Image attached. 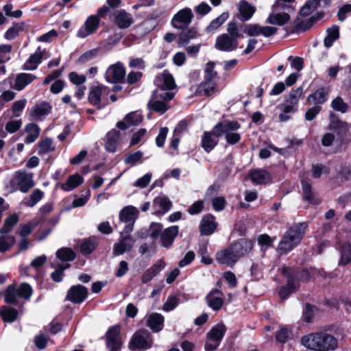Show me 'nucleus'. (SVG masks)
Instances as JSON below:
<instances>
[{
  "label": "nucleus",
  "instance_id": "38",
  "mask_svg": "<svg viewBox=\"0 0 351 351\" xmlns=\"http://www.w3.org/2000/svg\"><path fill=\"white\" fill-rule=\"evenodd\" d=\"M83 182V178L76 173L71 176L67 179L66 183L62 184L61 188L64 191H71L80 185Z\"/></svg>",
  "mask_w": 351,
  "mask_h": 351
},
{
  "label": "nucleus",
  "instance_id": "18",
  "mask_svg": "<svg viewBox=\"0 0 351 351\" xmlns=\"http://www.w3.org/2000/svg\"><path fill=\"white\" fill-rule=\"evenodd\" d=\"M49 57V55L47 53L46 50L42 49L41 47H39L36 52L31 55L25 62L23 65V69L29 71L35 70L43 58L47 59Z\"/></svg>",
  "mask_w": 351,
  "mask_h": 351
},
{
  "label": "nucleus",
  "instance_id": "62",
  "mask_svg": "<svg viewBox=\"0 0 351 351\" xmlns=\"http://www.w3.org/2000/svg\"><path fill=\"white\" fill-rule=\"evenodd\" d=\"M261 26L256 24L247 25L245 27V32L250 36L261 35Z\"/></svg>",
  "mask_w": 351,
  "mask_h": 351
},
{
  "label": "nucleus",
  "instance_id": "17",
  "mask_svg": "<svg viewBox=\"0 0 351 351\" xmlns=\"http://www.w3.org/2000/svg\"><path fill=\"white\" fill-rule=\"evenodd\" d=\"M119 334V326H113L108 330L106 333L107 346L110 351H118L121 348V341Z\"/></svg>",
  "mask_w": 351,
  "mask_h": 351
},
{
  "label": "nucleus",
  "instance_id": "31",
  "mask_svg": "<svg viewBox=\"0 0 351 351\" xmlns=\"http://www.w3.org/2000/svg\"><path fill=\"white\" fill-rule=\"evenodd\" d=\"M239 11L241 20H249L256 12V8L245 0H241L239 4Z\"/></svg>",
  "mask_w": 351,
  "mask_h": 351
},
{
  "label": "nucleus",
  "instance_id": "23",
  "mask_svg": "<svg viewBox=\"0 0 351 351\" xmlns=\"http://www.w3.org/2000/svg\"><path fill=\"white\" fill-rule=\"evenodd\" d=\"M142 120L143 117L140 113L137 112H130L125 116L123 121H119L117 126L121 130H126L132 125L140 123Z\"/></svg>",
  "mask_w": 351,
  "mask_h": 351
},
{
  "label": "nucleus",
  "instance_id": "50",
  "mask_svg": "<svg viewBox=\"0 0 351 351\" xmlns=\"http://www.w3.org/2000/svg\"><path fill=\"white\" fill-rule=\"evenodd\" d=\"M19 297L24 298L25 300H29L33 293V289L32 287L26 282L22 283L19 287L17 289Z\"/></svg>",
  "mask_w": 351,
  "mask_h": 351
},
{
  "label": "nucleus",
  "instance_id": "10",
  "mask_svg": "<svg viewBox=\"0 0 351 351\" xmlns=\"http://www.w3.org/2000/svg\"><path fill=\"white\" fill-rule=\"evenodd\" d=\"M193 18L191 8H186L177 12L171 20V25L176 29H184L189 26Z\"/></svg>",
  "mask_w": 351,
  "mask_h": 351
},
{
  "label": "nucleus",
  "instance_id": "33",
  "mask_svg": "<svg viewBox=\"0 0 351 351\" xmlns=\"http://www.w3.org/2000/svg\"><path fill=\"white\" fill-rule=\"evenodd\" d=\"M137 210L133 206H127L123 208L119 213L121 221L126 223H134L136 217Z\"/></svg>",
  "mask_w": 351,
  "mask_h": 351
},
{
  "label": "nucleus",
  "instance_id": "40",
  "mask_svg": "<svg viewBox=\"0 0 351 351\" xmlns=\"http://www.w3.org/2000/svg\"><path fill=\"white\" fill-rule=\"evenodd\" d=\"M323 5L321 0H309L300 10V14L306 16L311 14L318 7Z\"/></svg>",
  "mask_w": 351,
  "mask_h": 351
},
{
  "label": "nucleus",
  "instance_id": "25",
  "mask_svg": "<svg viewBox=\"0 0 351 351\" xmlns=\"http://www.w3.org/2000/svg\"><path fill=\"white\" fill-rule=\"evenodd\" d=\"M171 202L165 196L156 197L153 201V206L156 209L155 214L162 215L171 207Z\"/></svg>",
  "mask_w": 351,
  "mask_h": 351
},
{
  "label": "nucleus",
  "instance_id": "12",
  "mask_svg": "<svg viewBox=\"0 0 351 351\" xmlns=\"http://www.w3.org/2000/svg\"><path fill=\"white\" fill-rule=\"evenodd\" d=\"M281 10H285L282 8H274V5L271 7V12L269 14L266 19V23L270 25L282 26L290 21V15L285 12H281Z\"/></svg>",
  "mask_w": 351,
  "mask_h": 351
},
{
  "label": "nucleus",
  "instance_id": "13",
  "mask_svg": "<svg viewBox=\"0 0 351 351\" xmlns=\"http://www.w3.org/2000/svg\"><path fill=\"white\" fill-rule=\"evenodd\" d=\"M100 19L95 15L87 18L84 24L79 29L77 36L84 38L93 34L99 28Z\"/></svg>",
  "mask_w": 351,
  "mask_h": 351
},
{
  "label": "nucleus",
  "instance_id": "64",
  "mask_svg": "<svg viewBox=\"0 0 351 351\" xmlns=\"http://www.w3.org/2000/svg\"><path fill=\"white\" fill-rule=\"evenodd\" d=\"M152 176V173H146L143 177L140 178L139 179H138L136 181L134 186L136 187H140V188L146 187L150 182Z\"/></svg>",
  "mask_w": 351,
  "mask_h": 351
},
{
  "label": "nucleus",
  "instance_id": "14",
  "mask_svg": "<svg viewBox=\"0 0 351 351\" xmlns=\"http://www.w3.org/2000/svg\"><path fill=\"white\" fill-rule=\"evenodd\" d=\"M125 76V71L121 62L110 65L106 72V79L108 82H121Z\"/></svg>",
  "mask_w": 351,
  "mask_h": 351
},
{
  "label": "nucleus",
  "instance_id": "52",
  "mask_svg": "<svg viewBox=\"0 0 351 351\" xmlns=\"http://www.w3.org/2000/svg\"><path fill=\"white\" fill-rule=\"evenodd\" d=\"M38 154H45L46 153L53 151L54 147L52 145V140L46 138L41 141L38 145Z\"/></svg>",
  "mask_w": 351,
  "mask_h": 351
},
{
  "label": "nucleus",
  "instance_id": "4",
  "mask_svg": "<svg viewBox=\"0 0 351 351\" xmlns=\"http://www.w3.org/2000/svg\"><path fill=\"white\" fill-rule=\"evenodd\" d=\"M302 344L306 348L315 351H331L338 346L337 339L326 332L311 333L304 336Z\"/></svg>",
  "mask_w": 351,
  "mask_h": 351
},
{
  "label": "nucleus",
  "instance_id": "8",
  "mask_svg": "<svg viewBox=\"0 0 351 351\" xmlns=\"http://www.w3.org/2000/svg\"><path fill=\"white\" fill-rule=\"evenodd\" d=\"M226 331V326L223 324H219L212 327L206 334V351H215L220 345Z\"/></svg>",
  "mask_w": 351,
  "mask_h": 351
},
{
  "label": "nucleus",
  "instance_id": "28",
  "mask_svg": "<svg viewBox=\"0 0 351 351\" xmlns=\"http://www.w3.org/2000/svg\"><path fill=\"white\" fill-rule=\"evenodd\" d=\"M165 266V263L160 260L157 263L153 265L150 268L147 269L142 276V282L143 283H147L149 282L154 276H156L162 269H163Z\"/></svg>",
  "mask_w": 351,
  "mask_h": 351
},
{
  "label": "nucleus",
  "instance_id": "22",
  "mask_svg": "<svg viewBox=\"0 0 351 351\" xmlns=\"http://www.w3.org/2000/svg\"><path fill=\"white\" fill-rule=\"evenodd\" d=\"M249 176L255 184H263L271 180L270 173L265 169H254L250 171Z\"/></svg>",
  "mask_w": 351,
  "mask_h": 351
},
{
  "label": "nucleus",
  "instance_id": "49",
  "mask_svg": "<svg viewBox=\"0 0 351 351\" xmlns=\"http://www.w3.org/2000/svg\"><path fill=\"white\" fill-rule=\"evenodd\" d=\"M215 86L216 84L213 80H205L199 85L198 91L200 93L203 92L205 95H210L215 90Z\"/></svg>",
  "mask_w": 351,
  "mask_h": 351
},
{
  "label": "nucleus",
  "instance_id": "39",
  "mask_svg": "<svg viewBox=\"0 0 351 351\" xmlns=\"http://www.w3.org/2000/svg\"><path fill=\"white\" fill-rule=\"evenodd\" d=\"M43 195L41 190L34 189L29 197L24 198L23 204L27 207H33L42 199Z\"/></svg>",
  "mask_w": 351,
  "mask_h": 351
},
{
  "label": "nucleus",
  "instance_id": "7",
  "mask_svg": "<svg viewBox=\"0 0 351 351\" xmlns=\"http://www.w3.org/2000/svg\"><path fill=\"white\" fill-rule=\"evenodd\" d=\"M34 185L33 173L25 171H16L10 182V186L13 191L19 190L23 193H27Z\"/></svg>",
  "mask_w": 351,
  "mask_h": 351
},
{
  "label": "nucleus",
  "instance_id": "43",
  "mask_svg": "<svg viewBox=\"0 0 351 351\" xmlns=\"http://www.w3.org/2000/svg\"><path fill=\"white\" fill-rule=\"evenodd\" d=\"M327 36L324 39V45L328 48L332 45L335 40L339 37V27L334 25L327 30Z\"/></svg>",
  "mask_w": 351,
  "mask_h": 351
},
{
  "label": "nucleus",
  "instance_id": "19",
  "mask_svg": "<svg viewBox=\"0 0 351 351\" xmlns=\"http://www.w3.org/2000/svg\"><path fill=\"white\" fill-rule=\"evenodd\" d=\"M206 301L213 311H219L223 304V293L217 289H213L206 296Z\"/></svg>",
  "mask_w": 351,
  "mask_h": 351
},
{
  "label": "nucleus",
  "instance_id": "15",
  "mask_svg": "<svg viewBox=\"0 0 351 351\" xmlns=\"http://www.w3.org/2000/svg\"><path fill=\"white\" fill-rule=\"evenodd\" d=\"M87 295V288L81 285H77L72 286L69 289L66 299L74 304H80L86 298Z\"/></svg>",
  "mask_w": 351,
  "mask_h": 351
},
{
  "label": "nucleus",
  "instance_id": "5",
  "mask_svg": "<svg viewBox=\"0 0 351 351\" xmlns=\"http://www.w3.org/2000/svg\"><path fill=\"white\" fill-rule=\"evenodd\" d=\"M307 224L306 223H299L291 227L285 233L280 241L278 250L282 253H287L297 246L303 238Z\"/></svg>",
  "mask_w": 351,
  "mask_h": 351
},
{
  "label": "nucleus",
  "instance_id": "51",
  "mask_svg": "<svg viewBox=\"0 0 351 351\" xmlns=\"http://www.w3.org/2000/svg\"><path fill=\"white\" fill-rule=\"evenodd\" d=\"M228 17V14L223 13L211 21L210 25L207 27L206 30L208 32H211L218 29L227 20Z\"/></svg>",
  "mask_w": 351,
  "mask_h": 351
},
{
  "label": "nucleus",
  "instance_id": "3",
  "mask_svg": "<svg viewBox=\"0 0 351 351\" xmlns=\"http://www.w3.org/2000/svg\"><path fill=\"white\" fill-rule=\"evenodd\" d=\"M240 128V124L235 121L225 120L219 122L214 126L212 131L205 132L202 137V147L207 153L210 152L218 144L219 138L225 132L228 130H237Z\"/></svg>",
  "mask_w": 351,
  "mask_h": 351
},
{
  "label": "nucleus",
  "instance_id": "35",
  "mask_svg": "<svg viewBox=\"0 0 351 351\" xmlns=\"http://www.w3.org/2000/svg\"><path fill=\"white\" fill-rule=\"evenodd\" d=\"M328 91L324 88L317 90L313 94H311L307 99L309 104H320L327 99Z\"/></svg>",
  "mask_w": 351,
  "mask_h": 351
},
{
  "label": "nucleus",
  "instance_id": "63",
  "mask_svg": "<svg viewBox=\"0 0 351 351\" xmlns=\"http://www.w3.org/2000/svg\"><path fill=\"white\" fill-rule=\"evenodd\" d=\"M168 131L167 128H162L160 130L159 134L156 138V143L158 147H162L164 146Z\"/></svg>",
  "mask_w": 351,
  "mask_h": 351
},
{
  "label": "nucleus",
  "instance_id": "42",
  "mask_svg": "<svg viewBox=\"0 0 351 351\" xmlns=\"http://www.w3.org/2000/svg\"><path fill=\"white\" fill-rule=\"evenodd\" d=\"M19 216L16 214L10 215L4 221L3 227L0 229V234L10 233L13 227L17 223Z\"/></svg>",
  "mask_w": 351,
  "mask_h": 351
},
{
  "label": "nucleus",
  "instance_id": "16",
  "mask_svg": "<svg viewBox=\"0 0 351 351\" xmlns=\"http://www.w3.org/2000/svg\"><path fill=\"white\" fill-rule=\"evenodd\" d=\"M135 241V239L131 235L121 236L119 242L114 244L113 254L119 256L130 251Z\"/></svg>",
  "mask_w": 351,
  "mask_h": 351
},
{
  "label": "nucleus",
  "instance_id": "59",
  "mask_svg": "<svg viewBox=\"0 0 351 351\" xmlns=\"http://www.w3.org/2000/svg\"><path fill=\"white\" fill-rule=\"evenodd\" d=\"M12 50L10 45H0V64L9 60L8 54Z\"/></svg>",
  "mask_w": 351,
  "mask_h": 351
},
{
  "label": "nucleus",
  "instance_id": "9",
  "mask_svg": "<svg viewBox=\"0 0 351 351\" xmlns=\"http://www.w3.org/2000/svg\"><path fill=\"white\" fill-rule=\"evenodd\" d=\"M109 89L104 86H98L91 88L88 100L91 104L96 106L99 109L102 108L108 104L107 95Z\"/></svg>",
  "mask_w": 351,
  "mask_h": 351
},
{
  "label": "nucleus",
  "instance_id": "21",
  "mask_svg": "<svg viewBox=\"0 0 351 351\" xmlns=\"http://www.w3.org/2000/svg\"><path fill=\"white\" fill-rule=\"evenodd\" d=\"M52 109L51 105L47 101L36 104L30 111V116L34 120H41L43 117L48 115Z\"/></svg>",
  "mask_w": 351,
  "mask_h": 351
},
{
  "label": "nucleus",
  "instance_id": "29",
  "mask_svg": "<svg viewBox=\"0 0 351 351\" xmlns=\"http://www.w3.org/2000/svg\"><path fill=\"white\" fill-rule=\"evenodd\" d=\"M114 21L120 29L128 28L134 22L132 15L125 10H120L115 16Z\"/></svg>",
  "mask_w": 351,
  "mask_h": 351
},
{
  "label": "nucleus",
  "instance_id": "44",
  "mask_svg": "<svg viewBox=\"0 0 351 351\" xmlns=\"http://www.w3.org/2000/svg\"><path fill=\"white\" fill-rule=\"evenodd\" d=\"M16 243L14 236L5 235L0 237V252L4 253L8 251Z\"/></svg>",
  "mask_w": 351,
  "mask_h": 351
},
{
  "label": "nucleus",
  "instance_id": "46",
  "mask_svg": "<svg viewBox=\"0 0 351 351\" xmlns=\"http://www.w3.org/2000/svg\"><path fill=\"white\" fill-rule=\"evenodd\" d=\"M303 93V89L301 87H299L296 89L292 90L288 97L286 99L285 101L291 105H293L298 107V104L300 98L301 97Z\"/></svg>",
  "mask_w": 351,
  "mask_h": 351
},
{
  "label": "nucleus",
  "instance_id": "58",
  "mask_svg": "<svg viewBox=\"0 0 351 351\" xmlns=\"http://www.w3.org/2000/svg\"><path fill=\"white\" fill-rule=\"evenodd\" d=\"M234 130H228L225 132L223 134H226V139L228 143L234 145L238 143L241 139V136L239 133L232 132Z\"/></svg>",
  "mask_w": 351,
  "mask_h": 351
},
{
  "label": "nucleus",
  "instance_id": "56",
  "mask_svg": "<svg viewBox=\"0 0 351 351\" xmlns=\"http://www.w3.org/2000/svg\"><path fill=\"white\" fill-rule=\"evenodd\" d=\"M179 299L175 295L169 296L163 304L162 309L165 311H170L174 309L178 304Z\"/></svg>",
  "mask_w": 351,
  "mask_h": 351
},
{
  "label": "nucleus",
  "instance_id": "53",
  "mask_svg": "<svg viewBox=\"0 0 351 351\" xmlns=\"http://www.w3.org/2000/svg\"><path fill=\"white\" fill-rule=\"evenodd\" d=\"M331 106L335 110L341 112V113L346 112L348 109V104L345 103L340 97H337L332 100Z\"/></svg>",
  "mask_w": 351,
  "mask_h": 351
},
{
  "label": "nucleus",
  "instance_id": "32",
  "mask_svg": "<svg viewBox=\"0 0 351 351\" xmlns=\"http://www.w3.org/2000/svg\"><path fill=\"white\" fill-rule=\"evenodd\" d=\"M119 137L120 133L117 130H112L106 134L105 147L108 152H114L116 151Z\"/></svg>",
  "mask_w": 351,
  "mask_h": 351
},
{
  "label": "nucleus",
  "instance_id": "47",
  "mask_svg": "<svg viewBox=\"0 0 351 351\" xmlns=\"http://www.w3.org/2000/svg\"><path fill=\"white\" fill-rule=\"evenodd\" d=\"M57 257L62 261H72L75 258V252L70 248H62L56 252Z\"/></svg>",
  "mask_w": 351,
  "mask_h": 351
},
{
  "label": "nucleus",
  "instance_id": "24",
  "mask_svg": "<svg viewBox=\"0 0 351 351\" xmlns=\"http://www.w3.org/2000/svg\"><path fill=\"white\" fill-rule=\"evenodd\" d=\"M303 197L308 202L313 204H318L320 202L319 198L316 193L312 191L311 184L309 180H302Z\"/></svg>",
  "mask_w": 351,
  "mask_h": 351
},
{
  "label": "nucleus",
  "instance_id": "26",
  "mask_svg": "<svg viewBox=\"0 0 351 351\" xmlns=\"http://www.w3.org/2000/svg\"><path fill=\"white\" fill-rule=\"evenodd\" d=\"M217 228V223L213 215H208L204 216L200 223L199 228L201 233L205 235H210Z\"/></svg>",
  "mask_w": 351,
  "mask_h": 351
},
{
  "label": "nucleus",
  "instance_id": "55",
  "mask_svg": "<svg viewBox=\"0 0 351 351\" xmlns=\"http://www.w3.org/2000/svg\"><path fill=\"white\" fill-rule=\"evenodd\" d=\"M24 27V23L16 24L12 27L9 28L5 34V38L7 40H12L14 38L19 34V32L23 30Z\"/></svg>",
  "mask_w": 351,
  "mask_h": 351
},
{
  "label": "nucleus",
  "instance_id": "54",
  "mask_svg": "<svg viewBox=\"0 0 351 351\" xmlns=\"http://www.w3.org/2000/svg\"><path fill=\"white\" fill-rule=\"evenodd\" d=\"M97 245L96 241H93L90 239L84 240L81 245V252L83 254H89L93 252Z\"/></svg>",
  "mask_w": 351,
  "mask_h": 351
},
{
  "label": "nucleus",
  "instance_id": "11",
  "mask_svg": "<svg viewBox=\"0 0 351 351\" xmlns=\"http://www.w3.org/2000/svg\"><path fill=\"white\" fill-rule=\"evenodd\" d=\"M152 340L149 332L147 330H141L134 334L130 343V348L132 350L147 349L152 346Z\"/></svg>",
  "mask_w": 351,
  "mask_h": 351
},
{
  "label": "nucleus",
  "instance_id": "2",
  "mask_svg": "<svg viewBox=\"0 0 351 351\" xmlns=\"http://www.w3.org/2000/svg\"><path fill=\"white\" fill-rule=\"evenodd\" d=\"M252 247L253 243L251 241L241 239L218 252L216 254V260L220 264L232 267L241 257L248 253Z\"/></svg>",
  "mask_w": 351,
  "mask_h": 351
},
{
  "label": "nucleus",
  "instance_id": "37",
  "mask_svg": "<svg viewBox=\"0 0 351 351\" xmlns=\"http://www.w3.org/2000/svg\"><path fill=\"white\" fill-rule=\"evenodd\" d=\"M197 32L194 28L182 31L178 36V47L187 45L191 39L197 37Z\"/></svg>",
  "mask_w": 351,
  "mask_h": 351
},
{
  "label": "nucleus",
  "instance_id": "60",
  "mask_svg": "<svg viewBox=\"0 0 351 351\" xmlns=\"http://www.w3.org/2000/svg\"><path fill=\"white\" fill-rule=\"evenodd\" d=\"M143 157V153L141 152H136L132 154H128L125 158V162L126 164H130L132 165H135Z\"/></svg>",
  "mask_w": 351,
  "mask_h": 351
},
{
  "label": "nucleus",
  "instance_id": "41",
  "mask_svg": "<svg viewBox=\"0 0 351 351\" xmlns=\"http://www.w3.org/2000/svg\"><path fill=\"white\" fill-rule=\"evenodd\" d=\"M341 258L339 265H346L351 262V245L349 243H343L340 248Z\"/></svg>",
  "mask_w": 351,
  "mask_h": 351
},
{
  "label": "nucleus",
  "instance_id": "1",
  "mask_svg": "<svg viewBox=\"0 0 351 351\" xmlns=\"http://www.w3.org/2000/svg\"><path fill=\"white\" fill-rule=\"evenodd\" d=\"M154 83L156 89L153 92L148 106L154 111L163 114L169 108L168 102L174 97L171 90L176 88V82L173 76L165 71L156 77Z\"/></svg>",
  "mask_w": 351,
  "mask_h": 351
},
{
  "label": "nucleus",
  "instance_id": "45",
  "mask_svg": "<svg viewBox=\"0 0 351 351\" xmlns=\"http://www.w3.org/2000/svg\"><path fill=\"white\" fill-rule=\"evenodd\" d=\"M0 313L2 316L3 321L7 322H14L16 319L18 315V312L16 310L7 306L1 307L0 310Z\"/></svg>",
  "mask_w": 351,
  "mask_h": 351
},
{
  "label": "nucleus",
  "instance_id": "27",
  "mask_svg": "<svg viewBox=\"0 0 351 351\" xmlns=\"http://www.w3.org/2000/svg\"><path fill=\"white\" fill-rule=\"evenodd\" d=\"M178 233V226H171L164 230L161 235L160 242L162 246L169 247L173 242Z\"/></svg>",
  "mask_w": 351,
  "mask_h": 351
},
{
  "label": "nucleus",
  "instance_id": "57",
  "mask_svg": "<svg viewBox=\"0 0 351 351\" xmlns=\"http://www.w3.org/2000/svg\"><path fill=\"white\" fill-rule=\"evenodd\" d=\"M215 63L208 62L205 67V80H214L217 77V72L214 71Z\"/></svg>",
  "mask_w": 351,
  "mask_h": 351
},
{
  "label": "nucleus",
  "instance_id": "6",
  "mask_svg": "<svg viewBox=\"0 0 351 351\" xmlns=\"http://www.w3.org/2000/svg\"><path fill=\"white\" fill-rule=\"evenodd\" d=\"M227 34L219 36L216 39L215 47L223 51H232L239 46L238 39L243 37L235 23H229Z\"/></svg>",
  "mask_w": 351,
  "mask_h": 351
},
{
  "label": "nucleus",
  "instance_id": "34",
  "mask_svg": "<svg viewBox=\"0 0 351 351\" xmlns=\"http://www.w3.org/2000/svg\"><path fill=\"white\" fill-rule=\"evenodd\" d=\"M25 131L27 133L25 142L26 143H32L38 138L40 129L35 123H29L25 126Z\"/></svg>",
  "mask_w": 351,
  "mask_h": 351
},
{
  "label": "nucleus",
  "instance_id": "48",
  "mask_svg": "<svg viewBox=\"0 0 351 351\" xmlns=\"http://www.w3.org/2000/svg\"><path fill=\"white\" fill-rule=\"evenodd\" d=\"M19 293L17 289L14 285H10L5 293V300L7 303L14 304L17 303V298Z\"/></svg>",
  "mask_w": 351,
  "mask_h": 351
},
{
  "label": "nucleus",
  "instance_id": "20",
  "mask_svg": "<svg viewBox=\"0 0 351 351\" xmlns=\"http://www.w3.org/2000/svg\"><path fill=\"white\" fill-rule=\"evenodd\" d=\"M291 271L290 268L283 269V273L287 276L288 280L287 286L282 287L279 293L282 300H285L291 293L295 292L299 287V283L291 276Z\"/></svg>",
  "mask_w": 351,
  "mask_h": 351
},
{
  "label": "nucleus",
  "instance_id": "36",
  "mask_svg": "<svg viewBox=\"0 0 351 351\" xmlns=\"http://www.w3.org/2000/svg\"><path fill=\"white\" fill-rule=\"evenodd\" d=\"M164 318L158 313H152L149 315L147 324L154 332L160 331L163 326Z\"/></svg>",
  "mask_w": 351,
  "mask_h": 351
},
{
  "label": "nucleus",
  "instance_id": "30",
  "mask_svg": "<svg viewBox=\"0 0 351 351\" xmlns=\"http://www.w3.org/2000/svg\"><path fill=\"white\" fill-rule=\"evenodd\" d=\"M36 79V77L34 75L25 73H20L16 77L14 88L15 90L20 91Z\"/></svg>",
  "mask_w": 351,
  "mask_h": 351
},
{
  "label": "nucleus",
  "instance_id": "61",
  "mask_svg": "<svg viewBox=\"0 0 351 351\" xmlns=\"http://www.w3.org/2000/svg\"><path fill=\"white\" fill-rule=\"evenodd\" d=\"M34 227L32 223H27L21 226L17 232L22 238H27L32 233Z\"/></svg>",
  "mask_w": 351,
  "mask_h": 351
}]
</instances>
